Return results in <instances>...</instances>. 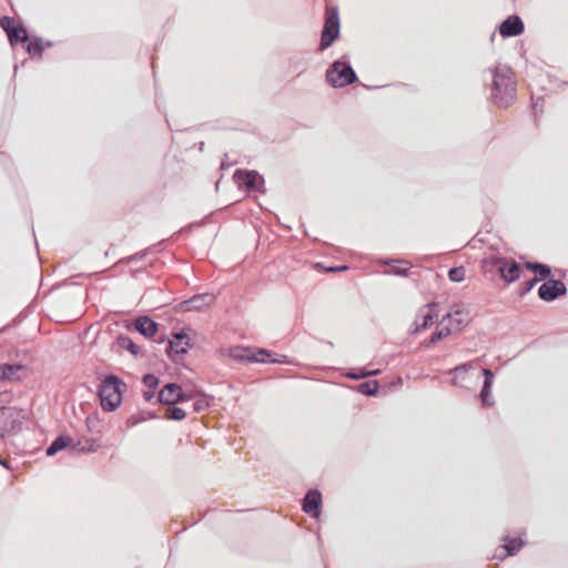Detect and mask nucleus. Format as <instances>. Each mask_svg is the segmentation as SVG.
Segmentation results:
<instances>
[{"mask_svg":"<svg viewBox=\"0 0 568 568\" xmlns=\"http://www.w3.org/2000/svg\"><path fill=\"white\" fill-rule=\"evenodd\" d=\"M491 75V99L499 108H507L516 100V83L513 80L511 69L504 63H496L486 69Z\"/></svg>","mask_w":568,"mask_h":568,"instance_id":"f257e3e1","label":"nucleus"},{"mask_svg":"<svg viewBox=\"0 0 568 568\" xmlns=\"http://www.w3.org/2000/svg\"><path fill=\"white\" fill-rule=\"evenodd\" d=\"M343 57V59H345ZM326 82L335 88L342 89L357 81V75L351 63L346 60L334 61L326 70Z\"/></svg>","mask_w":568,"mask_h":568,"instance_id":"f03ea898","label":"nucleus"},{"mask_svg":"<svg viewBox=\"0 0 568 568\" xmlns=\"http://www.w3.org/2000/svg\"><path fill=\"white\" fill-rule=\"evenodd\" d=\"M123 383L120 378L110 375L105 377L99 387L101 406L106 412H113L122 402Z\"/></svg>","mask_w":568,"mask_h":568,"instance_id":"7ed1b4c3","label":"nucleus"},{"mask_svg":"<svg viewBox=\"0 0 568 568\" xmlns=\"http://www.w3.org/2000/svg\"><path fill=\"white\" fill-rule=\"evenodd\" d=\"M339 36V16L336 9L327 11L324 27L321 34L318 50L321 52L328 49Z\"/></svg>","mask_w":568,"mask_h":568,"instance_id":"20e7f679","label":"nucleus"},{"mask_svg":"<svg viewBox=\"0 0 568 568\" xmlns=\"http://www.w3.org/2000/svg\"><path fill=\"white\" fill-rule=\"evenodd\" d=\"M566 294V284L554 277L549 278L538 287V297L545 302H552L559 296H564Z\"/></svg>","mask_w":568,"mask_h":568,"instance_id":"39448f33","label":"nucleus"},{"mask_svg":"<svg viewBox=\"0 0 568 568\" xmlns=\"http://www.w3.org/2000/svg\"><path fill=\"white\" fill-rule=\"evenodd\" d=\"M234 180L239 187H244L248 191H260L264 184V179L255 171H241L234 173Z\"/></svg>","mask_w":568,"mask_h":568,"instance_id":"423d86ee","label":"nucleus"},{"mask_svg":"<svg viewBox=\"0 0 568 568\" xmlns=\"http://www.w3.org/2000/svg\"><path fill=\"white\" fill-rule=\"evenodd\" d=\"M250 363L292 364V361L286 355L278 354L266 348L252 347Z\"/></svg>","mask_w":568,"mask_h":568,"instance_id":"0eeeda50","label":"nucleus"},{"mask_svg":"<svg viewBox=\"0 0 568 568\" xmlns=\"http://www.w3.org/2000/svg\"><path fill=\"white\" fill-rule=\"evenodd\" d=\"M525 30L523 19L513 14L505 19L498 27V31L503 38H514L521 34Z\"/></svg>","mask_w":568,"mask_h":568,"instance_id":"6e6552de","label":"nucleus"},{"mask_svg":"<svg viewBox=\"0 0 568 568\" xmlns=\"http://www.w3.org/2000/svg\"><path fill=\"white\" fill-rule=\"evenodd\" d=\"M215 295L213 293H202L192 296L191 298L180 304V310L183 312L202 311L213 304Z\"/></svg>","mask_w":568,"mask_h":568,"instance_id":"1a4fd4ad","label":"nucleus"},{"mask_svg":"<svg viewBox=\"0 0 568 568\" xmlns=\"http://www.w3.org/2000/svg\"><path fill=\"white\" fill-rule=\"evenodd\" d=\"M190 347L189 336L184 332H180L173 335V338L169 342L166 352L173 361H176V357L185 354Z\"/></svg>","mask_w":568,"mask_h":568,"instance_id":"9d476101","label":"nucleus"},{"mask_svg":"<svg viewBox=\"0 0 568 568\" xmlns=\"http://www.w3.org/2000/svg\"><path fill=\"white\" fill-rule=\"evenodd\" d=\"M503 540L504 545L494 555L499 560H505L507 557L516 555L525 545L520 537H505Z\"/></svg>","mask_w":568,"mask_h":568,"instance_id":"9b49d317","label":"nucleus"},{"mask_svg":"<svg viewBox=\"0 0 568 568\" xmlns=\"http://www.w3.org/2000/svg\"><path fill=\"white\" fill-rule=\"evenodd\" d=\"M495 264L498 266L500 277L505 282L513 283L520 277L521 270L518 263L509 262L506 258H498Z\"/></svg>","mask_w":568,"mask_h":568,"instance_id":"f8f14e48","label":"nucleus"},{"mask_svg":"<svg viewBox=\"0 0 568 568\" xmlns=\"http://www.w3.org/2000/svg\"><path fill=\"white\" fill-rule=\"evenodd\" d=\"M442 320L448 321L447 323L454 327V331H459L469 322V316L465 308L457 306L454 311L446 310L442 315Z\"/></svg>","mask_w":568,"mask_h":568,"instance_id":"ddd939ff","label":"nucleus"},{"mask_svg":"<svg viewBox=\"0 0 568 568\" xmlns=\"http://www.w3.org/2000/svg\"><path fill=\"white\" fill-rule=\"evenodd\" d=\"M481 374L484 376L483 388L480 390L479 397L481 402V406H493L495 404L491 396V388L494 385L495 376L491 369L481 368Z\"/></svg>","mask_w":568,"mask_h":568,"instance_id":"4468645a","label":"nucleus"},{"mask_svg":"<svg viewBox=\"0 0 568 568\" xmlns=\"http://www.w3.org/2000/svg\"><path fill=\"white\" fill-rule=\"evenodd\" d=\"M322 505V494L317 489L310 490L303 500V510L318 518L320 507Z\"/></svg>","mask_w":568,"mask_h":568,"instance_id":"2eb2a0df","label":"nucleus"},{"mask_svg":"<svg viewBox=\"0 0 568 568\" xmlns=\"http://www.w3.org/2000/svg\"><path fill=\"white\" fill-rule=\"evenodd\" d=\"M181 386L175 383L166 384L158 394V400L163 404L179 403Z\"/></svg>","mask_w":568,"mask_h":568,"instance_id":"dca6fc26","label":"nucleus"},{"mask_svg":"<svg viewBox=\"0 0 568 568\" xmlns=\"http://www.w3.org/2000/svg\"><path fill=\"white\" fill-rule=\"evenodd\" d=\"M379 264L388 265L389 270L384 274H392L397 276H407L412 264L404 260H379Z\"/></svg>","mask_w":568,"mask_h":568,"instance_id":"f3484780","label":"nucleus"},{"mask_svg":"<svg viewBox=\"0 0 568 568\" xmlns=\"http://www.w3.org/2000/svg\"><path fill=\"white\" fill-rule=\"evenodd\" d=\"M135 328L145 337H152L158 331V324L148 316H141L135 321Z\"/></svg>","mask_w":568,"mask_h":568,"instance_id":"a211bd4d","label":"nucleus"},{"mask_svg":"<svg viewBox=\"0 0 568 568\" xmlns=\"http://www.w3.org/2000/svg\"><path fill=\"white\" fill-rule=\"evenodd\" d=\"M452 332H454V327L449 323H446V321L442 320L437 324L436 331L432 333L430 337L428 338V345L439 342L444 337L448 336Z\"/></svg>","mask_w":568,"mask_h":568,"instance_id":"6ab92c4d","label":"nucleus"},{"mask_svg":"<svg viewBox=\"0 0 568 568\" xmlns=\"http://www.w3.org/2000/svg\"><path fill=\"white\" fill-rule=\"evenodd\" d=\"M227 355L236 362L250 363L252 355V347L248 346H234L227 349Z\"/></svg>","mask_w":568,"mask_h":568,"instance_id":"aec40b11","label":"nucleus"},{"mask_svg":"<svg viewBox=\"0 0 568 568\" xmlns=\"http://www.w3.org/2000/svg\"><path fill=\"white\" fill-rule=\"evenodd\" d=\"M70 443V439L68 437H64V436H59L57 437L52 443L51 445L47 448V455L48 456H53L55 455L58 452L62 450L63 448H65Z\"/></svg>","mask_w":568,"mask_h":568,"instance_id":"412c9836","label":"nucleus"},{"mask_svg":"<svg viewBox=\"0 0 568 568\" xmlns=\"http://www.w3.org/2000/svg\"><path fill=\"white\" fill-rule=\"evenodd\" d=\"M423 328H426V313L420 308L417 313L416 321L409 327V334L415 335Z\"/></svg>","mask_w":568,"mask_h":568,"instance_id":"4be33fe9","label":"nucleus"},{"mask_svg":"<svg viewBox=\"0 0 568 568\" xmlns=\"http://www.w3.org/2000/svg\"><path fill=\"white\" fill-rule=\"evenodd\" d=\"M8 38L11 44H14L18 41L27 42L28 33L24 28L18 26L13 28V30L9 31Z\"/></svg>","mask_w":568,"mask_h":568,"instance_id":"5701e85b","label":"nucleus"},{"mask_svg":"<svg viewBox=\"0 0 568 568\" xmlns=\"http://www.w3.org/2000/svg\"><path fill=\"white\" fill-rule=\"evenodd\" d=\"M210 403H211V397L199 392L193 402V409L196 413L203 412L210 406Z\"/></svg>","mask_w":568,"mask_h":568,"instance_id":"b1692460","label":"nucleus"},{"mask_svg":"<svg viewBox=\"0 0 568 568\" xmlns=\"http://www.w3.org/2000/svg\"><path fill=\"white\" fill-rule=\"evenodd\" d=\"M22 368L21 365H0V379H11Z\"/></svg>","mask_w":568,"mask_h":568,"instance_id":"393cba45","label":"nucleus"},{"mask_svg":"<svg viewBox=\"0 0 568 568\" xmlns=\"http://www.w3.org/2000/svg\"><path fill=\"white\" fill-rule=\"evenodd\" d=\"M379 374V369L367 371L365 368H357L345 374L351 379H362L368 376H375Z\"/></svg>","mask_w":568,"mask_h":568,"instance_id":"a878e982","label":"nucleus"},{"mask_svg":"<svg viewBox=\"0 0 568 568\" xmlns=\"http://www.w3.org/2000/svg\"><path fill=\"white\" fill-rule=\"evenodd\" d=\"M358 392L364 395L373 396L378 390V382L372 381V382H364L361 383L358 386Z\"/></svg>","mask_w":568,"mask_h":568,"instance_id":"bb28decb","label":"nucleus"},{"mask_svg":"<svg viewBox=\"0 0 568 568\" xmlns=\"http://www.w3.org/2000/svg\"><path fill=\"white\" fill-rule=\"evenodd\" d=\"M466 270L464 266H456L448 271V278L454 283H460L465 280Z\"/></svg>","mask_w":568,"mask_h":568,"instance_id":"cd10ccee","label":"nucleus"},{"mask_svg":"<svg viewBox=\"0 0 568 568\" xmlns=\"http://www.w3.org/2000/svg\"><path fill=\"white\" fill-rule=\"evenodd\" d=\"M445 311L440 310V305L438 303H428V325L433 323L435 320H442V315Z\"/></svg>","mask_w":568,"mask_h":568,"instance_id":"c85d7f7f","label":"nucleus"},{"mask_svg":"<svg viewBox=\"0 0 568 568\" xmlns=\"http://www.w3.org/2000/svg\"><path fill=\"white\" fill-rule=\"evenodd\" d=\"M165 417L172 420H182L186 417V412L180 407H170L165 412Z\"/></svg>","mask_w":568,"mask_h":568,"instance_id":"c756f323","label":"nucleus"},{"mask_svg":"<svg viewBox=\"0 0 568 568\" xmlns=\"http://www.w3.org/2000/svg\"><path fill=\"white\" fill-rule=\"evenodd\" d=\"M535 273H537V277L541 280L546 278L549 280L552 277L551 275V268L547 264L538 263L537 268L535 270Z\"/></svg>","mask_w":568,"mask_h":568,"instance_id":"7c9ffc66","label":"nucleus"},{"mask_svg":"<svg viewBox=\"0 0 568 568\" xmlns=\"http://www.w3.org/2000/svg\"><path fill=\"white\" fill-rule=\"evenodd\" d=\"M43 49H44V45H43L42 41L39 39L31 41L27 47V50H28L29 54H31V55H36V54L40 55L41 52L43 51Z\"/></svg>","mask_w":568,"mask_h":568,"instance_id":"2f4dec72","label":"nucleus"},{"mask_svg":"<svg viewBox=\"0 0 568 568\" xmlns=\"http://www.w3.org/2000/svg\"><path fill=\"white\" fill-rule=\"evenodd\" d=\"M476 364L474 362H467L464 364H460L452 369V374L455 375L456 378L459 377L460 374H465L468 371L475 368Z\"/></svg>","mask_w":568,"mask_h":568,"instance_id":"473e14b6","label":"nucleus"},{"mask_svg":"<svg viewBox=\"0 0 568 568\" xmlns=\"http://www.w3.org/2000/svg\"><path fill=\"white\" fill-rule=\"evenodd\" d=\"M143 384L149 389H155L159 385V378L153 374H146L143 377Z\"/></svg>","mask_w":568,"mask_h":568,"instance_id":"72a5a7b5","label":"nucleus"},{"mask_svg":"<svg viewBox=\"0 0 568 568\" xmlns=\"http://www.w3.org/2000/svg\"><path fill=\"white\" fill-rule=\"evenodd\" d=\"M122 347L126 348L132 354L136 355L140 352V346L134 344L130 338H123L121 341Z\"/></svg>","mask_w":568,"mask_h":568,"instance_id":"f704fd0d","label":"nucleus"},{"mask_svg":"<svg viewBox=\"0 0 568 568\" xmlns=\"http://www.w3.org/2000/svg\"><path fill=\"white\" fill-rule=\"evenodd\" d=\"M0 26L2 29L9 34L10 30H13L17 26L14 24V20L9 17H3L0 19Z\"/></svg>","mask_w":568,"mask_h":568,"instance_id":"c9c22d12","label":"nucleus"},{"mask_svg":"<svg viewBox=\"0 0 568 568\" xmlns=\"http://www.w3.org/2000/svg\"><path fill=\"white\" fill-rule=\"evenodd\" d=\"M539 281H540V278H539V277H537V276H535V277H532L531 280L524 282V283H523V288H521V293H520V294H521V295H525V294H527L528 292H530V291L534 288V286H535Z\"/></svg>","mask_w":568,"mask_h":568,"instance_id":"e433bc0d","label":"nucleus"},{"mask_svg":"<svg viewBox=\"0 0 568 568\" xmlns=\"http://www.w3.org/2000/svg\"><path fill=\"white\" fill-rule=\"evenodd\" d=\"M200 390H183L181 388V395L179 396V402H187V400H194L197 393Z\"/></svg>","mask_w":568,"mask_h":568,"instance_id":"4c0bfd02","label":"nucleus"},{"mask_svg":"<svg viewBox=\"0 0 568 568\" xmlns=\"http://www.w3.org/2000/svg\"><path fill=\"white\" fill-rule=\"evenodd\" d=\"M143 397L146 402H151L155 397L154 389H149L143 393Z\"/></svg>","mask_w":568,"mask_h":568,"instance_id":"58836bf2","label":"nucleus"},{"mask_svg":"<svg viewBox=\"0 0 568 568\" xmlns=\"http://www.w3.org/2000/svg\"><path fill=\"white\" fill-rule=\"evenodd\" d=\"M95 423H98V419L95 417L89 416L87 418V425H88L89 429H93Z\"/></svg>","mask_w":568,"mask_h":568,"instance_id":"ea45409f","label":"nucleus"},{"mask_svg":"<svg viewBox=\"0 0 568 568\" xmlns=\"http://www.w3.org/2000/svg\"><path fill=\"white\" fill-rule=\"evenodd\" d=\"M537 265H538V263H531V262L526 263V267L534 272L537 268Z\"/></svg>","mask_w":568,"mask_h":568,"instance_id":"a19ab883","label":"nucleus"},{"mask_svg":"<svg viewBox=\"0 0 568 568\" xmlns=\"http://www.w3.org/2000/svg\"><path fill=\"white\" fill-rule=\"evenodd\" d=\"M348 267L346 265H342V266H337V267H333L331 268V271H336V272H339V271H345L347 270Z\"/></svg>","mask_w":568,"mask_h":568,"instance_id":"79ce46f5","label":"nucleus"},{"mask_svg":"<svg viewBox=\"0 0 568 568\" xmlns=\"http://www.w3.org/2000/svg\"><path fill=\"white\" fill-rule=\"evenodd\" d=\"M98 445L95 444V442H92L90 448L88 449L89 452H94L97 449Z\"/></svg>","mask_w":568,"mask_h":568,"instance_id":"37998d69","label":"nucleus"},{"mask_svg":"<svg viewBox=\"0 0 568 568\" xmlns=\"http://www.w3.org/2000/svg\"><path fill=\"white\" fill-rule=\"evenodd\" d=\"M0 465L4 466L6 468H9V465L7 464V462L1 458H0Z\"/></svg>","mask_w":568,"mask_h":568,"instance_id":"c03bdc74","label":"nucleus"},{"mask_svg":"<svg viewBox=\"0 0 568 568\" xmlns=\"http://www.w3.org/2000/svg\"><path fill=\"white\" fill-rule=\"evenodd\" d=\"M495 36H496L495 32H493L491 36H490V41H494Z\"/></svg>","mask_w":568,"mask_h":568,"instance_id":"a18cd8bd","label":"nucleus"}]
</instances>
